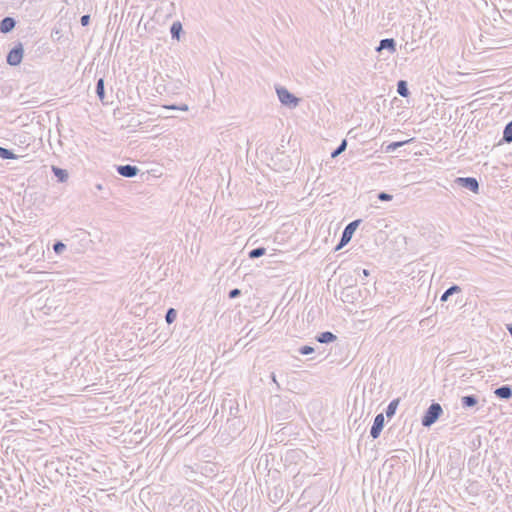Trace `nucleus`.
Returning <instances> with one entry per match:
<instances>
[{
	"label": "nucleus",
	"instance_id": "obj_1",
	"mask_svg": "<svg viewBox=\"0 0 512 512\" xmlns=\"http://www.w3.org/2000/svg\"><path fill=\"white\" fill-rule=\"evenodd\" d=\"M443 409L439 403L433 402L425 411L421 423L424 427L432 426L442 415Z\"/></svg>",
	"mask_w": 512,
	"mask_h": 512
},
{
	"label": "nucleus",
	"instance_id": "obj_2",
	"mask_svg": "<svg viewBox=\"0 0 512 512\" xmlns=\"http://www.w3.org/2000/svg\"><path fill=\"white\" fill-rule=\"evenodd\" d=\"M361 221H362L361 219H356V220L350 222L348 225H346V227L344 228V230L342 232L340 241L335 247L336 251L342 249L345 245H347L350 242L354 232L358 228Z\"/></svg>",
	"mask_w": 512,
	"mask_h": 512
},
{
	"label": "nucleus",
	"instance_id": "obj_3",
	"mask_svg": "<svg viewBox=\"0 0 512 512\" xmlns=\"http://www.w3.org/2000/svg\"><path fill=\"white\" fill-rule=\"evenodd\" d=\"M276 92H277L279 101L283 105L290 107V108L296 107L298 105L299 99L294 94L289 92L285 87H281V86L277 87Z\"/></svg>",
	"mask_w": 512,
	"mask_h": 512
},
{
	"label": "nucleus",
	"instance_id": "obj_4",
	"mask_svg": "<svg viewBox=\"0 0 512 512\" xmlns=\"http://www.w3.org/2000/svg\"><path fill=\"white\" fill-rule=\"evenodd\" d=\"M24 48L22 43L16 44L7 54L6 61L10 66H18L23 59Z\"/></svg>",
	"mask_w": 512,
	"mask_h": 512
},
{
	"label": "nucleus",
	"instance_id": "obj_5",
	"mask_svg": "<svg viewBox=\"0 0 512 512\" xmlns=\"http://www.w3.org/2000/svg\"><path fill=\"white\" fill-rule=\"evenodd\" d=\"M459 187L478 193L479 182L475 177H457L454 181Z\"/></svg>",
	"mask_w": 512,
	"mask_h": 512
},
{
	"label": "nucleus",
	"instance_id": "obj_6",
	"mask_svg": "<svg viewBox=\"0 0 512 512\" xmlns=\"http://www.w3.org/2000/svg\"><path fill=\"white\" fill-rule=\"evenodd\" d=\"M384 424H385L384 415L382 413L377 414L376 417L374 418L373 425L370 429V436L373 439H377L380 436L381 431L384 428Z\"/></svg>",
	"mask_w": 512,
	"mask_h": 512
},
{
	"label": "nucleus",
	"instance_id": "obj_7",
	"mask_svg": "<svg viewBox=\"0 0 512 512\" xmlns=\"http://www.w3.org/2000/svg\"><path fill=\"white\" fill-rule=\"evenodd\" d=\"M116 170L119 175L126 177V178H133L139 172V169L137 168V166H133V165H129V164L119 165V166H117Z\"/></svg>",
	"mask_w": 512,
	"mask_h": 512
},
{
	"label": "nucleus",
	"instance_id": "obj_8",
	"mask_svg": "<svg viewBox=\"0 0 512 512\" xmlns=\"http://www.w3.org/2000/svg\"><path fill=\"white\" fill-rule=\"evenodd\" d=\"M16 24L17 22L13 17L6 16L0 21V32L8 34L14 30Z\"/></svg>",
	"mask_w": 512,
	"mask_h": 512
},
{
	"label": "nucleus",
	"instance_id": "obj_9",
	"mask_svg": "<svg viewBox=\"0 0 512 512\" xmlns=\"http://www.w3.org/2000/svg\"><path fill=\"white\" fill-rule=\"evenodd\" d=\"M388 50L390 54L396 52V41L393 38L380 40L377 51Z\"/></svg>",
	"mask_w": 512,
	"mask_h": 512
},
{
	"label": "nucleus",
	"instance_id": "obj_10",
	"mask_svg": "<svg viewBox=\"0 0 512 512\" xmlns=\"http://www.w3.org/2000/svg\"><path fill=\"white\" fill-rule=\"evenodd\" d=\"M494 394L500 399L509 400L512 398V386L502 385L495 389Z\"/></svg>",
	"mask_w": 512,
	"mask_h": 512
},
{
	"label": "nucleus",
	"instance_id": "obj_11",
	"mask_svg": "<svg viewBox=\"0 0 512 512\" xmlns=\"http://www.w3.org/2000/svg\"><path fill=\"white\" fill-rule=\"evenodd\" d=\"M478 401L476 395H466L461 398V405L464 409L473 408L478 404Z\"/></svg>",
	"mask_w": 512,
	"mask_h": 512
},
{
	"label": "nucleus",
	"instance_id": "obj_12",
	"mask_svg": "<svg viewBox=\"0 0 512 512\" xmlns=\"http://www.w3.org/2000/svg\"><path fill=\"white\" fill-rule=\"evenodd\" d=\"M337 339V336L330 331H325L316 336V340L319 343L328 344L334 342Z\"/></svg>",
	"mask_w": 512,
	"mask_h": 512
},
{
	"label": "nucleus",
	"instance_id": "obj_13",
	"mask_svg": "<svg viewBox=\"0 0 512 512\" xmlns=\"http://www.w3.org/2000/svg\"><path fill=\"white\" fill-rule=\"evenodd\" d=\"M183 31L182 24L180 21L173 22L170 27L171 37L173 39H180V34Z\"/></svg>",
	"mask_w": 512,
	"mask_h": 512
},
{
	"label": "nucleus",
	"instance_id": "obj_14",
	"mask_svg": "<svg viewBox=\"0 0 512 512\" xmlns=\"http://www.w3.org/2000/svg\"><path fill=\"white\" fill-rule=\"evenodd\" d=\"M52 171L59 182H66L68 179V172L65 169L52 166Z\"/></svg>",
	"mask_w": 512,
	"mask_h": 512
},
{
	"label": "nucleus",
	"instance_id": "obj_15",
	"mask_svg": "<svg viewBox=\"0 0 512 512\" xmlns=\"http://www.w3.org/2000/svg\"><path fill=\"white\" fill-rule=\"evenodd\" d=\"M460 291L461 288L458 285L454 284L445 290V292L440 297V301L446 302L451 295H453L454 293H458Z\"/></svg>",
	"mask_w": 512,
	"mask_h": 512
},
{
	"label": "nucleus",
	"instance_id": "obj_16",
	"mask_svg": "<svg viewBox=\"0 0 512 512\" xmlns=\"http://www.w3.org/2000/svg\"><path fill=\"white\" fill-rule=\"evenodd\" d=\"M399 403H400V398H396V399L392 400V401L388 404V406H387V408H386V416H387L389 419H390V418H392V417L395 415V413H396V410H397V408H398Z\"/></svg>",
	"mask_w": 512,
	"mask_h": 512
},
{
	"label": "nucleus",
	"instance_id": "obj_17",
	"mask_svg": "<svg viewBox=\"0 0 512 512\" xmlns=\"http://www.w3.org/2000/svg\"><path fill=\"white\" fill-rule=\"evenodd\" d=\"M502 141L512 143V120L504 127Z\"/></svg>",
	"mask_w": 512,
	"mask_h": 512
},
{
	"label": "nucleus",
	"instance_id": "obj_18",
	"mask_svg": "<svg viewBox=\"0 0 512 512\" xmlns=\"http://www.w3.org/2000/svg\"><path fill=\"white\" fill-rule=\"evenodd\" d=\"M397 92L402 97H408L410 94V91L407 86V82L404 80H399L397 83Z\"/></svg>",
	"mask_w": 512,
	"mask_h": 512
},
{
	"label": "nucleus",
	"instance_id": "obj_19",
	"mask_svg": "<svg viewBox=\"0 0 512 512\" xmlns=\"http://www.w3.org/2000/svg\"><path fill=\"white\" fill-rule=\"evenodd\" d=\"M96 94L98 98L103 101L105 98V86H104V79L100 78L98 79L96 83Z\"/></svg>",
	"mask_w": 512,
	"mask_h": 512
},
{
	"label": "nucleus",
	"instance_id": "obj_20",
	"mask_svg": "<svg viewBox=\"0 0 512 512\" xmlns=\"http://www.w3.org/2000/svg\"><path fill=\"white\" fill-rule=\"evenodd\" d=\"M413 139L405 140V141H398V142H392L389 145L386 146L385 152H394L396 149L404 146L405 144L411 142Z\"/></svg>",
	"mask_w": 512,
	"mask_h": 512
},
{
	"label": "nucleus",
	"instance_id": "obj_21",
	"mask_svg": "<svg viewBox=\"0 0 512 512\" xmlns=\"http://www.w3.org/2000/svg\"><path fill=\"white\" fill-rule=\"evenodd\" d=\"M18 157L12 150L0 146V158L17 159Z\"/></svg>",
	"mask_w": 512,
	"mask_h": 512
},
{
	"label": "nucleus",
	"instance_id": "obj_22",
	"mask_svg": "<svg viewBox=\"0 0 512 512\" xmlns=\"http://www.w3.org/2000/svg\"><path fill=\"white\" fill-rule=\"evenodd\" d=\"M266 253V248L264 247H257L249 251L248 256L250 259H256L259 258Z\"/></svg>",
	"mask_w": 512,
	"mask_h": 512
},
{
	"label": "nucleus",
	"instance_id": "obj_23",
	"mask_svg": "<svg viewBox=\"0 0 512 512\" xmlns=\"http://www.w3.org/2000/svg\"><path fill=\"white\" fill-rule=\"evenodd\" d=\"M354 273L356 275V281L357 280L364 281L370 275V271L368 269H362V268H356L354 270Z\"/></svg>",
	"mask_w": 512,
	"mask_h": 512
},
{
	"label": "nucleus",
	"instance_id": "obj_24",
	"mask_svg": "<svg viewBox=\"0 0 512 512\" xmlns=\"http://www.w3.org/2000/svg\"><path fill=\"white\" fill-rule=\"evenodd\" d=\"M347 148V141L343 139L339 146L331 153L332 158L338 157L341 153H343Z\"/></svg>",
	"mask_w": 512,
	"mask_h": 512
},
{
	"label": "nucleus",
	"instance_id": "obj_25",
	"mask_svg": "<svg viewBox=\"0 0 512 512\" xmlns=\"http://www.w3.org/2000/svg\"><path fill=\"white\" fill-rule=\"evenodd\" d=\"M177 317V311L174 308H169L165 314V320L168 324H172Z\"/></svg>",
	"mask_w": 512,
	"mask_h": 512
},
{
	"label": "nucleus",
	"instance_id": "obj_26",
	"mask_svg": "<svg viewBox=\"0 0 512 512\" xmlns=\"http://www.w3.org/2000/svg\"><path fill=\"white\" fill-rule=\"evenodd\" d=\"M66 249V245L61 241H56L53 244V250L56 254H61Z\"/></svg>",
	"mask_w": 512,
	"mask_h": 512
},
{
	"label": "nucleus",
	"instance_id": "obj_27",
	"mask_svg": "<svg viewBox=\"0 0 512 512\" xmlns=\"http://www.w3.org/2000/svg\"><path fill=\"white\" fill-rule=\"evenodd\" d=\"M315 351L314 347L309 345H304L299 348V353L302 355H309L312 354Z\"/></svg>",
	"mask_w": 512,
	"mask_h": 512
},
{
	"label": "nucleus",
	"instance_id": "obj_28",
	"mask_svg": "<svg viewBox=\"0 0 512 512\" xmlns=\"http://www.w3.org/2000/svg\"><path fill=\"white\" fill-rule=\"evenodd\" d=\"M377 197L380 201H391L393 199V195L387 192H380Z\"/></svg>",
	"mask_w": 512,
	"mask_h": 512
},
{
	"label": "nucleus",
	"instance_id": "obj_29",
	"mask_svg": "<svg viewBox=\"0 0 512 512\" xmlns=\"http://www.w3.org/2000/svg\"><path fill=\"white\" fill-rule=\"evenodd\" d=\"M240 295H241V290L238 289V288H234V289L229 291L228 297L230 299H234V298L239 297Z\"/></svg>",
	"mask_w": 512,
	"mask_h": 512
},
{
	"label": "nucleus",
	"instance_id": "obj_30",
	"mask_svg": "<svg viewBox=\"0 0 512 512\" xmlns=\"http://www.w3.org/2000/svg\"><path fill=\"white\" fill-rule=\"evenodd\" d=\"M80 23L82 26H88L90 23V15L85 14L80 18Z\"/></svg>",
	"mask_w": 512,
	"mask_h": 512
},
{
	"label": "nucleus",
	"instance_id": "obj_31",
	"mask_svg": "<svg viewBox=\"0 0 512 512\" xmlns=\"http://www.w3.org/2000/svg\"><path fill=\"white\" fill-rule=\"evenodd\" d=\"M168 108L169 109H178V110H182V111H187L188 110V106L186 104H183L181 106L171 105Z\"/></svg>",
	"mask_w": 512,
	"mask_h": 512
},
{
	"label": "nucleus",
	"instance_id": "obj_32",
	"mask_svg": "<svg viewBox=\"0 0 512 512\" xmlns=\"http://www.w3.org/2000/svg\"><path fill=\"white\" fill-rule=\"evenodd\" d=\"M506 328H507L508 332L510 333V335L512 336V324H507Z\"/></svg>",
	"mask_w": 512,
	"mask_h": 512
},
{
	"label": "nucleus",
	"instance_id": "obj_33",
	"mask_svg": "<svg viewBox=\"0 0 512 512\" xmlns=\"http://www.w3.org/2000/svg\"><path fill=\"white\" fill-rule=\"evenodd\" d=\"M271 379H272V381H273L274 383H276V384H277V386L279 387V384H278V383H277V381H276V375H275L274 373H271Z\"/></svg>",
	"mask_w": 512,
	"mask_h": 512
}]
</instances>
